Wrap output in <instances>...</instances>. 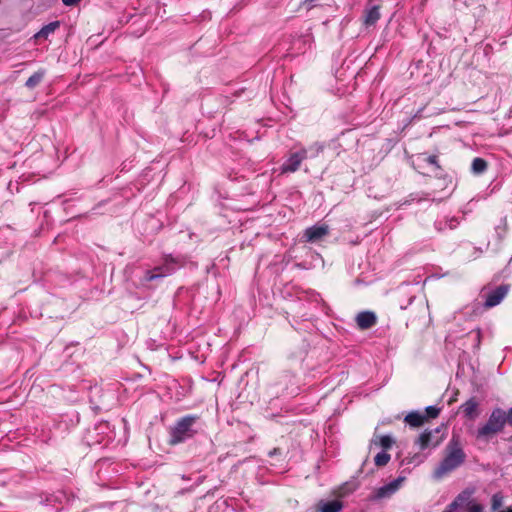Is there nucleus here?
Returning <instances> with one entry per match:
<instances>
[{
  "mask_svg": "<svg viewBox=\"0 0 512 512\" xmlns=\"http://www.w3.org/2000/svg\"><path fill=\"white\" fill-rule=\"evenodd\" d=\"M323 149V144L319 142L312 144L308 149H305L307 151V158L317 157L320 153H322Z\"/></svg>",
  "mask_w": 512,
  "mask_h": 512,
  "instance_id": "19",
  "label": "nucleus"
},
{
  "mask_svg": "<svg viewBox=\"0 0 512 512\" xmlns=\"http://www.w3.org/2000/svg\"><path fill=\"white\" fill-rule=\"evenodd\" d=\"M317 0H304V5L307 7V9H311L314 7V2Z\"/></svg>",
  "mask_w": 512,
  "mask_h": 512,
  "instance_id": "30",
  "label": "nucleus"
},
{
  "mask_svg": "<svg viewBox=\"0 0 512 512\" xmlns=\"http://www.w3.org/2000/svg\"><path fill=\"white\" fill-rule=\"evenodd\" d=\"M464 417L469 420H475L481 413L480 404L475 398H470L460 406Z\"/></svg>",
  "mask_w": 512,
  "mask_h": 512,
  "instance_id": "10",
  "label": "nucleus"
},
{
  "mask_svg": "<svg viewBox=\"0 0 512 512\" xmlns=\"http://www.w3.org/2000/svg\"><path fill=\"white\" fill-rule=\"evenodd\" d=\"M425 419L426 417L419 412H410L406 415L405 422L412 427H419L424 423Z\"/></svg>",
  "mask_w": 512,
  "mask_h": 512,
  "instance_id": "17",
  "label": "nucleus"
},
{
  "mask_svg": "<svg viewBox=\"0 0 512 512\" xmlns=\"http://www.w3.org/2000/svg\"><path fill=\"white\" fill-rule=\"evenodd\" d=\"M389 460L390 455L386 452H380L374 458L375 464L377 466H384L389 462Z\"/></svg>",
  "mask_w": 512,
  "mask_h": 512,
  "instance_id": "21",
  "label": "nucleus"
},
{
  "mask_svg": "<svg viewBox=\"0 0 512 512\" xmlns=\"http://www.w3.org/2000/svg\"><path fill=\"white\" fill-rule=\"evenodd\" d=\"M503 505V496L500 493H496L491 499V508L496 511Z\"/></svg>",
  "mask_w": 512,
  "mask_h": 512,
  "instance_id": "22",
  "label": "nucleus"
},
{
  "mask_svg": "<svg viewBox=\"0 0 512 512\" xmlns=\"http://www.w3.org/2000/svg\"><path fill=\"white\" fill-rule=\"evenodd\" d=\"M468 512H484V507L476 502H470L468 505Z\"/></svg>",
  "mask_w": 512,
  "mask_h": 512,
  "instance_id": "25",
  "label": "nucleus"
},
{
  "mask_svg": "<svg viewBox=\"0 0 512 512\" xmlns=\"http://www.w3.org/2000/svg\"><path fill=\"white\" fill-rule=\"evenodd\" d=\"M344 503L340 499L319 500L315 506L316 512H342Z\"/></svg>",
  "mask_w": 512,
  "mask_h": 512,
  "instance_id": "11",
  "label": "nucleus"
},
{
  "mask_svg": "<svg viewBox=\"0 0 512 512\" xmlns=\"http://www.w3.org/2000/svg\"><path fill=\"white\" fill-rule=\"evenodd\" d=\"M457 508L458 507L455 506V504L450 503L443 512H456Z\"/></svg>",
  "mask_w": 512,
  "mask_h": 512,
  "instance_id": "28",
  "label": "nucleus"
},
{
  "mask_svg": "<svg viewBox=\"0 0 512 512\" xmlns=\"http://www.w3.org/2000/svg\"><path fill=\"white\" fill-rule=\"evenodd\" d=\"M426 412V418H436L439 415L440 409L436 406H428L425 409Z\"/></svg>",
  "mask_w": 512,
  "mask_h": 512,
  "instance_id": "23",
  "label": "nucleus"
},
{
  "mask_svg": "<svg viewBox=\"0 0 512 512\" xmlns=\"http://www.w3.org/2000/svg\"><path fill=\"white\" fill-rule=\"evenodd\" d=\"M443 440V434H441V429L436 428L434 430H425L418 437L416 444L419 446L420 450H425L428 448L437 447Z\"/></svg>",
  "mask_w": 512,
  "mask_h": 512,
  "instance_id": "4",
  "label": "nucleus"
},
{
  "mask_svg": "<svg viewBox=\"0 0 512 512\" xmlns=\"http://www.w3.org/2000/svg\"><path fill=\"white\" fill-rule=\"evenodd\" d=\"M304 159H307V151L305 149L292 153L282 164L281 173H292L297 171Z\"/></svg>",
  "mask_w": 512,
  "mask_h": 512,
  "instance_id": "5",
  "label": "nucleus"
},
{
  "mask_svg": "<svg viewBox=\"0 0 512 512\" xmlns=\"http://www.w3.org/2000/svg\"><path fill=\"white\" fill-rule=\"evenodd\" d=\"M357 488H358V484L356 482H354V481L346 482V483L342 484L341 486H339L335 490L334 493L339 498H343V497H346V496L350 495L351 493H353Z\"/></svg>",
  "mask_w": 512,
  "mask_h": 512,
  "instance_id": "15",
  "label": "nucleus"
},
{
  "mask_svg": "<svg viewBox=\"0 0 512 512\" xmlns=\"http://www.w3.org/2000/svg\"><path fill=\"white\" fill-rule=\"evenodd\" d=\"M176 267H177V265L172 258L166 259L165 264L163 266L156 267L154 269V272L147 271L145 274V280L152 281L156 278L169 275L176 269Z\"/></svg>",
  "mask_w": 512,
  "mask_h": 512,
  "instance_id": "6",
  "label": "nucleus"
},
{
  "mask_svg": "<svg viewBox=\"0 0 512 512\" xmlns=\"http://www.w3.org/2000/svg\"><path fill=\"white\" fill-rule=\"evenodd\" d=\"M404 480V477H398L395 480L391 481L390 483L378 488L373 498L383 499L390 497L401 487Z\"/></svg>",
  "mask_w": 512,
  "mask_h": 512,
  "instance_id": "7",
  "label": "nucleus"
},
{
  "mask_svg": "<svg viewBox=\"0 0 512 512\" xmlns=\"http://www.w3.org/2000/svg\"><path fill=\"white\" fill-rule=\"evenodd\" d=\"M81 0H62L63 4L66 6H72L80 2Z\"/></svg>",
  "mask_w": 512,
  "mask_h": 512,
  "instance_id": "29",
  "label": "nucleus"
},
{
  "mask_svg": "<svg viewBox=\"0 0 512 512\" xmlns=\"http://www.w3.org/2000/svg\"><path fill=\"white\" fill-rule=\"evenodd\" d=\"M424 161H426L428 164L434 165L437 168H439L437 156L435 155L427 156L426 158H424Z\"/></svg>",
  "mask_w": 512,
  "mask_h": 512,
  "instance_id": "26",
  "label": "nucleus"
},
{
  "mask_svg": "<svg viewBox=\"0 0 512 512\" xmlns=\"http://www.w3.org/2000/svg\"><path fill=\"white\" fill-rule=\"evenodd\" d=\"M487 168V163L482 158H475L472 162V171L476 174L483 173Z\"/></svg>",
  "mask_w": 512,
  "mask_h": 512,
  "instance_id": "20",
  "label": "nucleus"
},
{
  "mask_svg": "<svg viewBox=\"0 0 512 512\" xmlns=\"http://www.w3.org/2000/svg\"><path fill=\"white\" fill-rule=\"evenodd\" d=\"M195 421L196 417L194 416H185L177 421L170 432V444H179L191 438L195 433V431L192 429Z\"/></svg>",
  "mask_w": 512,
  "mask_h": 512,
  "instance_id": "3",
  "label": "nucleus"
},
{
  "mask_svg": "<svg viewBox=\"0 0 512 512\" xmlns=\"http://www.w3.org/2000/svg\"><path fill=\"white\" fill-rule=\"evenodd\" d=\"M380 18V8L375 5L366 9L364 14V23L367 26L374 25Z\"/></svg>",
  "mask_w": 512,
  "mask_h": 512,
  "instance_id": "14",
  "label": "nucleus"
},
{
  "mask_svg": "<svg viewBox=\"0 0 512 512\" xmlns=\"http://www.w3.org/2000/svg\"><path fill=\"white\" fill-rule=\"evenodd\" d=\"M44 76H45L44 70H39V71L35 72L33 75H31L27 79L25 86L29 89L35 88L43 80Z\"/></svg>",
  "mask_w": 512,
  "mask_h": 512,
  "instance_id": "18",
  "label": "nucleus"
},
{
  "mask_svg": "<svg viewBox=\"0 0 512 512\" xmlns=\"http://www.w3.org/2000/svg\"><path fill=\"white\" fill-rule=\"evenodd\" d=\"M507 423L512 426V407L506 412Z\"/></svg>",
  "mask_w": 512,
  "mask_h": 512,
  "instance_id": "27",
  "label": "nucleus"
},
{
  "mask_svg": "<svg viewBox=\"0 0 512 512\" xmlns=\"http://www.w3.org/2000/svg\"><path fill=\"white\" fill-rule=\"evenodd\" d=\"M506 423V412L501 408H495L491 412L487 422L478 428L476 436L479 439H488L502 431Z\"/></svg>",
  "mask_w": 512,
  "mask_h": 512,
  "instance_id": "2",
  "label": "nucleus"
},
{
  "mask_svg": "<svg viewBox=\"0 0 512 512\" xmlns=\"http://www.w3.org/2000/svg\"><path fill=\"white\" fill-rule=\"evenodd\" d=\"M474 492H475L474 488H466L455 498V500L452 503L455 504V506H457V507H459L465 503H467L469 505V503L471 502L470 499H471L472 495L474 494Z\"/></svg>",
  "mask_w": 512,
  "mask_h": 512,
  "instance_id": "16",
  "label": "nucleus"
},
{
  "mask_svg": "<svg viewBox=\"0 0 512 512\" xmlns=\"http://www.w3.org/2000/svg\"><path fill=\"white\" fill-rule=\"evenodd\" d=\"M466 459L458 437L453 436L445 448V455L439 465L433 471V478L441 480L454 470L459 468Z\"/></svg>",
  "mask_w": 512,
  "mask_h": 512,
  "instance_id": "1",
  "label": "nucleus"
},
{
  "mask_svg": "<svg viewBox=\"0 0 512 512\" xmlns=\"http://www.w3.org/2000/svg\"><path fill=\"white\" fill-rule=\"evenodd\" d=\"M499 512H512V509L502 510V511H499Z\"/></svg>",
  "mask_w": 512,
  "mask_h": 512,
  "instance_id": "31",
  "label": "nucleus"
},
{
  "mask_svg": "<svg viewBox=\"0 0 512 512\" xmlns=\"http://www.w3.org/2000/svg\"><path fill=\"white\" fill-rule=\"evenodd\" d=\"M377 317L373 312L364 311L356 316V323L360 329H369L376 324Z\"/></svg>",
  "mask_w": 512,
  "mask_h": 512,
  "instance_id": "12",
  "label": "nucleus"
},
{
  "mask_svg": "<svg viewBox=\"0 0 512 512\" xmlns=\"http://www.w3.org/2000/svg\"><path fill=\"white\" fill-rule=\"evenodd\" d=\"M329 232V228L325 224L314 225L304 232V238L308 242H317L324 238Z\"/></svg>",
  "mask_w": 512,
  "mask_h": 512,
  "instance_id": "8",
  "label": "nucleus"
},
{
  "mask_svg": "<svg viewBox=\"0 0 512 512\" xmlns=\"http://www.w3.org/2000/svg\"><path fill=\"white\" fill-rule=\"evenodd\" d=\"M508 293V286L501 285L497 287L495 290L490 292L485 300L484 306L486 308H492L501 303V301L505 298Z\"/></svg>",
  "mask_w": 512,
  "mask_h": 512,
  "instance_id": "9",
  "label": "nucleus"
},
{
  "mask_svg": "<svg viewBox=\"0 0 512 512\" xmlns=\"http://www.w3.org/2000/svg\"><path fill=\"white\" fill-rule=\"evenodd\" d=\"M379 442L381 447H383L384 449H389L393 444V439L388 435H384L380 437Z\"/></svg>",
  "mask_w": 512,
  "mask_h": 512,
  "instance_id": "24",
  "label": "nucleus"
},
{
  "mask_svg": "<svg viewBox=\"0 0 512 512\" xmlns=\"http://www.w3.org/2000/svg\"><path fill=\"white\" fill-rule=\"evenodd\" d=\"M60 27L59 21H53L43 26L35 35V39H47L49 35L53 34Z\"/></svg>",
  "mask_w": 512,
  "mask_h": 512,
  "instance_id": "13",
  "label": "nucleus"
}]
</instances>
